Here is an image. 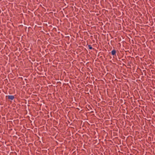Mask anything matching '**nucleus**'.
<instances>
[{"label":"nucleus","mask_w":155,"mask_h":155,"mask_svg":"<svg viewBox=\"0 0 155 155\" xmlns=\"http://www.w3.org/2000/svg\"><path fill=\"white\" fill-rule=\"evenodd\" d=\"M6 96L8 97V99L9 100H13L15 98L14 96V95H8L7 96Z\"/></svg>","instance_id":"nucleus-1"},{"label":"nucleus","mask_w":155,"mask_h":155,"mask_svg":"<svg viewBox=\"0 0 155 155\" xmlns=\"http://www.w3.org/2000/svg\"><path fill=\"white\" fill-rule=\"evenodd\" d=\"M116 51L114 49H113L111 51V54L114 56H116Z\"/></svg>","instance_id":"nucleus-2"},{"label":"nucleus","mask_w":155,"mask_h":155,"mask_svg":"<svg viewBox=\"0 0 155 155\" xmlns=\"http://www.w3.org/2000/svg\"><path fill=\"white\" fill-rule=\"evenodd\" d=\"M89 49L90 50L94 49V48H93L91 45H88Z\"/></svg>","instance_id":"nucleus-3"},{"label":"nucleus","mask_w":155,"mask_h":155,"mask_svg":"<svg viewBox=\"0 0 155 155\" xmlns=\"http://www.w3.org/2000/svg\"><path fill=\"white\" fill-rule=\"evenodd\" d=\"M88 107H90V108H91V107L90 106V105H89Z\"/></svg>","instance_id":"nucleus-4"},{"label":"nucleus","mask_w":155,"mask_h":155,"mask_svg":"<svg viewBox=\"0 0 155 155\" xmlns=\"http://www.w3.org/2000/svg\"><path fill=\"white\" fill-rule=\"evenodd\" d=\"M91 112V113H93V111H92Z\"/></svg>","instance_id":"nucleus-5"}]
</instances>
